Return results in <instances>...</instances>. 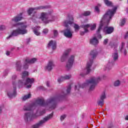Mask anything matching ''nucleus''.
<instances>
[{
  "label": "nucleus",
  "instance_id": "nucleus-1",
  "mask_svg": "<svg viewBox=\"0 0 128 128\" xmlns=\"http://www.w3.org/2000/svg\"><path fill=\"white\" fill-rule=\"evenodd\" d=\"M66 94L62 92L60 94L51 97L47 99L46 102H44V100L42 98H38L36 100V102L26 104L23 108V110L24 111L34 112L36 108V104L40 106H48V104H51L49 107L50 108L54 110L56 108L58 102H60V100L66 98Z\"/></svg>",
  "mask_w": 128,
  "mask_h": 128
},
{
  "label": "nucleus",
  "instance_id": "nucleus-2",
  "mask_svg": "<svg viewBox=\"0 0 128 128\" xmlns=\"http://www.w3.org/2000/svg\"><path fill=\"white\" fill-rule=\"evenodd\" d=\"M116 10H118L117 7H114V9L112 10L109 9L104 15L100 22V24L102 23L103 26V32H104L105 34H112L114 30V28L113 26H108V24L112 18L114 16Z\"/></svg>",
  "mask_w": 128,
  "mask_h": 128
},
{
  "label": "nucleus",
  "instance_id": "nucleus-3",
  "mask_svg": "<svg viewBox=\"0 0 128 128\" xmlns=\"http://www.w3.org/2000/svg\"><path fill=\"white\" fill-rule=\"evenodd\" d=\"M12 28H18V29L14 30L11 34L6 38L7 40H10V38L12 36H18L20 34H28V30H26V26L22 22H18L14 24H12L10 22Z\"/></svg>",
  "mask_w": 128,
  "mask_h": 128
},
{
  "label": "nucleus",
  "instance_id": "nucleus-4",
  "mask_svg": "<svg viewBox=\"0 0 128 128\" xmlns=\"http://www.w3.org/2000/svg\"><path fill=\"white\" fill-rule=\"evenodd\" d=\"M28 76V72L27 71H24L22 72V80H19L18 82V86L19 88H22L23 86H26V88H30L32 84L34 82V78H27L26 80V77Z\"/></svg>",
  "mask_w": 128,
  "mask_h": 128
},
{
  "label": "nucleus",
  "instance_id": "nucleus-5",
  "mask_svg": "<svg viewBox=\"0 0 128 128\" xmlns=\"http://www.w3.org/2000/svg\"><path fill=\"white\" fill-rule=\"evenodd\" d=\"M100 80H102V78L100 77H92L90 80H87L86 82L82 84H78V88H86V86H88V84H91L89 89V92H90V90H94L96 86Z\"/></svg>",
  "mask_w": 128,
  "mask_h": 128
},
{
  "label": "nucleus",
  "instance_id": "nucleus-6",
  "mask_svg": "<svg viewBox=\"0 0 128 128\" xmlns=\"http://www.w3.org/2000/svg\"><path fill=\"white\" fill-rule=\"evenodd\" d=\"M96 56H98V51L96 50H93L91 51L90 52L91 59H90L89 62H87L86 66V72L84 73L80 74V76H86V74H88L90 72V68H92V66L94 58H96Z\"/></svg>",
  "mask_w": 128,
  "mask_h": 128
},
{
  "label": "nucleus",
  "instance_id": "nucleus-7",
  "mask_svg": "<svg viewBox=\"0 0 128 128\" xmlns=\"http://www.w3.org/2000/svg\"><path fill=\"white\" fill-rule=\"evenodd\" d=\"M46 114V110H42V111H39L38 110L36 111L35 114L32 113V112H28L24 114V120L25 122H28L29 120H32L34 118H36L42 116Z\"/></svg>",
  "mask_w": 128,
  "mask_h": 128
},
{
  "label": "nucleus",
  "instance_id": "nucleus-8",
  "mask_svg": "<svg viewBox=\"0 0 128 128\" xmlns=\"http://www.w3.org/2000/svg\"><path fill=\"white\" fill-rule=\"evenodd\" d=\"M16 75L12 76V80L14 88L13 90L7 92V96L10 98H12L16 96Z\"/></svg>",
  "mask_w": 128,
  "mask_h": 128
},
{
  "label": "nucleus",
  "instance_id": "nucleus-9",
  "mask_svg": "<svg viewBox=\"0 0 128 128\" xmlns=\"http://www.w3.org/2000/svg\"><path fill=\"white\" fill-rule=\"evenodd\" d=\"M40 19L42 20V22L47 24L50 22H54V16H52L46 12H43L41 13Z\"/></svg>",
  "mask_w": 128,
  "mask_h": 128
},
{
  "label": "nucleus",
  "instance_id": "nucleus-10",
  "mask_svg": "<svg viewBox=\"0 0 128 128\" xmlns=\"http://www.w3.org/2000/svg\"><path fill=\"white\" fill-rule=\"evenodd\" d=\"M117 48L118 45L116 44L114 49L115 52L112 54V58H113V60L112 62L110 61L108 62L106 66V70H110V68H112V66L114 64L116 61L118 60V50H116Z\"/></svg>",
  "mask_w": 128,
  "mask_h": 128
},
{
  "label": "nucleus",
  "instance_id": "nucleus-11",
  "mask_svg": "<svg viewBox=\"0 0 128 128\" xmlns=\"http://www.w3.org/2000/svg\"><path fill=\"white\" fill-rule=\"evenodd\" d=\"M50 8V6H37L36 7L34 8H30L28 11V13L29 14V16H30L31 14H32L33 12H34V14L32 16V20H34V18H36V10H46V8Z\"/></svg>",
  "mask_w": 128,
  "mask_h": 128
},
{
  "label": "nucleus",
  "instance_id": "nucleus-12",
  "mask_svg": "<svg viewBox=\"0 0 128 128\" xmlns=\"http://www.w3.org/2000/svg\"><path fill=\"white\" fill-rule=\"evenodd\" d=\"M80 27L82 28H84V31H80V36H84L88 32V28H90V30H94V29L96 28V24H83L80 26Z\"/></svg>",
  "mask_w": 128,
  "mask_h": 128
},
{
  "label": "nucleus",
  "instance_id": "nucleus-13",
  "mask_svg": "<svg viewBox=\"0 0 128 128\" xmlns=\"http://www.w3.org/2000/svg\"><path fill=\"white\" fill-rule=\"evenodd\" d=\"M52 116H54V112L51 113L47 116L44 118L43 120H40L38 123L36 124L35 125H34L32 126V128H39L41 126H44V124H46V122L48 120H50V118H52Z\"/></svg>",
  "mask_w": 128,
  "mask_h": 128
},
{
  "label": "nucleus",
  "instance_id": "nucleus-14",
  "mask_svg": "<svg viewBox=\"0 0 128 128\" xmlns=\"http://www.w3.org/2000/svg\"><path fill=\"white\" fill-rule=\"evenodd\" d=\"M74 56L72 55L68 59V61L66 64V68L68 70L72 68L74 66Z\"/></svg>",
  "mask_w": 128,
  "mask_h": 128
},
{
  "label": "nucleus",
  "instance_id": "nucleus-15",
  "mask_svg": "<svg viewBox=\"0 0 128 128\" xmlns=\"http://www.w3.org/2000/svg\"><path fill=\"white\" fill-rule=\"evenodd\" d=\"M46 48L48 50H50V48H52V50H56V42L52 40H50L48 42Z\"/></svg>",
  "mask_w": 128,
  "mask_h": 128
},
{
  "label": "nucleus",
  "instance_id": "nucleus-16",
  "mask_svg": "<svg viewBox=\"0 0 128 128\" xmlns=\"http://www.w3.org/2000/svg\"><path fill=\"white\" fill-rule=\"evenodd\" d=\"M104 98H106V92H103L100 97V100L97 102L98 106H100L102 107V105L104 104Z\"/></svg>",
  "mask_w": 128,
  "mask_h": 128
},
{
  "label": "nucleus",
  "instance_id": "nucleus-17",
  "mask_svg": "<svg viewBox=\"0 0 128 128\" xmlns=\"http://www.w3.org/2000/svg\"><path fill=\"white\" fill-rule=\"evenodd\" d=\"M70 52V49H68L66 50L63 54L62 56L61 57V62H66L68 58V55Z\"/></svg>",
  "mask_w": 128,
  "mask_h": 128
},
{
  "label": "nucleus",
  "instance_id": "nucleus-18",
  "mask_svg": "<svg viewBox=\"0 0 128 128\" xmlns=\"http://www.w3.org/2000/svg\"><path fill=\"white\" fill-rule=\"evenodd\" d=\"M68 18L69 20H66L64 22V26L66 28L68 26V24H74V16H68Z\"/></svg>",
  "mask_w": 128,
  "mask_h": 128
},
{
  "label": "nucleus",
  "instance_id": "nucleus-19",
  "mask_svg": "<svg viewBox=\"0 0 128 128\" xmlns=\"http://www.w3.org/2000/svg\"><path fill=\"white\" fill-rule=\"evenodd\" d=\"M64 36L68 38H72V32L70 31V28H68L64 30Z\"/></svg>",
  "mask_w": 128,
  "mask_h": 128
},
{
  "label": "nucleus",
  "instance_id": "nucleus-20",
  "mask_svg": "<svg viewBox=\"0 0 128 128\" xmlns=\"http://www.w3.org/2000/svg\"><path fill=\"white\" fill-rule=\"evenodd\" d=\"M22 20V13H20L17 16L12 18V22H20Z\"/></svg>",
  "mask_w": 128,
  "mask_h": 128
},
{
  "label": "nucleus",
  "instance_id": "nucleus-21",
  "mask_svg": "<svg viewBox=\"0 0 128 128\" xmlns=\"http://www.w3.org/2000/svg\"><path fill=\"white\" fill-rule=\"evenodd\" d=\"M54 62L52 60L49 61L47 66H46V70H48V72H50V70L54 68Z\"/></svg>",
  "mask_w": 128,
  "mask_h": 128
},
{
  "label": "nucleus",
  "instance_id": "nucleus-22",
  "mask_svg": "<svg viewBox=\"0 0 128 128\" xmlns=\"http://www.w3.org/2000/svg\"><path fill=\"white\" fill-rule=\"evenodd\" d=\"M71 76H68L66 75L64 76H60V78H58V82L59 84H60L62 82H64V80H70L71 78Z\"/></svg>",
  "mask_w": 128,
  "mask_h": 128
},
{
  "label": "nucleus",
  "instance_id": "nucleus-23",
  "mask_svg": "<svg viewBox=\"0 0 128 128\" xmlns=\"http://www.w3.org/2000/svg\"><path fill=\"white\" fill-rule=\"evenodd\" d=\"M102 26L103 25L102 24V22H101V24H100L99 27L96 32V34H97V38H102V34H100V30H102Z\"/></svg>",
  "mask_w": 128,
  "mask_h": 128
},
{
  "label": "nucleus",
  "instance_id": "nucleus-24",
  "mask_svg": "<svg viewBox=\"0 0 128 128\" xmlns=\"http://www.w3.org/2000/svg\"><path fill=\"white\" fill-rule=\"evenodd\" d=\"M36 60H38L36 58H32V59L28 58L26 59V62L28 64H34Z\"/></svg>",
  "mask_w": 128,
  "mask_h": 128
},
{
  "label": "nucleus",
  "instance_id": "nucleus-25",
  "mask_svg": "<svg viewBox=\"0 0 128 128\" xmlns=\"http://www.w3.org/2000/svg\"><path fill=\"white\" fill-rule=\"evenodd\" d=\"M125 46H126V44H124V42H122L120 46V52H122V50H124V56H126V54H128L126 52V49L124 48Z\"/></svg>",
  "mask_w": 128,
  "mask_h": 128
},
{
  "label": "nucleus",
  "instance_id": "nucleus-26",
  "mask_svg": "<svg viewBox=\"0 0 128 128\" xmlns=\"http://www.w3.org/2000/svg\"><path fill=\"white\" fill-rule=\"evenodd\" d=\"M90 44L94 46H96L98 44V40L96 38L94 37L93 38L90 40Z\"/></svg>",
  "mask_w": 128,
  "mask_h": 128
},
{
  "label": "nucleus",
  "instance_id": "nucleus-27",
  "mask_svg": "<svg viewBox=\"0 0 128 128\" xmlns=\"http://www.w3.org/2000/svg\"><path fill=\"white\" fill-rule=\"evenodd\" d=\"M16 68L17 72H20V70H22V62L20 61H18L16 62Z\"/></svg>",
  "mask_w": 128,
  "mask_h": 128
},
{
  "label": "nucleus",
  "instance_id": "nucleus-28",
  "mask_svg": "<svg viewBox=\"0 0 128 128\" xmlns=\"http://www.w3.org/2000/svg\"><path fill=\"white\" fill-rule=\"evenodd\" d=\"M91 12L90 11H85L80 16V18H82V16H90Z\"/></svg>",
  "mask_w": 128,
  "mask_h": 128
},
{
  "label": "nucleus",
  "instance_id": "nucleus-29",
  "mask_svg": "<svg viewBox=\"0 0 128 128\" xmlns=\"http://www.w3.org/2000/svg\"><path fill=\"white\" fill-rule=\"evenodd\" d=\"M104 2L107 6H112V3L108 1V0H104Z\"/></svg>",
  "mask_w": 128,
  "mask_h": 128
},
{
  "label": "nucleus",
  "instance_id": "nucleus-30",
  "mask_svg": "<svg viewBox=\"0 0 128 128\" xmlns=\"http://www.w3.org/2000/svg\"><path fill=\"white\" fill-rule=\"evenodd\" d=\"M31 96L32 95L30 94H28V95H25L22 98V100H28V98H30Z\"/></svg>",
  "mask_w": 128,
  "mask_h": 128
},
{
  "label": "nucleus",
  "instance_id": "nucleus-31",
  "mask_svg": "<svg viewBox=\"0 0 128 128\" xmlns=\"http://www.w3.org/2000/svg\"><path fill=\"white\" fill-rule=\"evenodd\" d=\"M28 64H29L28 63H27L26 62V60H25V62L23 66V70H28Z\"/></svg>",
  "mask_w": 128,
  "mask_h": 128
},
{
  "label": "nucleus",
  "instance_id": "nucleus-32",
  "mask_svg": "<svg viewBox=\"0 0 128 128\" xmlns=\"http://www.w3.org/2000/svg\"><path fill=\"white\" fill-rule=\"evenodd\" d=\"M71 90H72V86H70V84L67 86V89H66V94H70V92Z\"/></svg>",
  "mask_w": 128,
  "mask_h": 128
},
{
  "label": "nucleus",
  "instance_id": "nucleus-33",
  "mask_svg": "<svg viewBox=\"0 0 128 128\" xmlns=\"http://www.w3.org/2000/svg\"><path fill=\"white\" fill-rule=\"evenodd\" d=\"M75 32H78V30H80V26L78 24H74V26Z\"/></svg>",
  "mask_w": 128,
  "mask_h": 128
},
{
  "label": "nucleus",
  "instance_id": "nucleus-34",
  "mask_svg": "<svg viewBox=\"0 0 128 128\" xmlns=\"http://www.w3.org/2000/svg\"><path fill=\"white\" fill-rule=\"evenodd\" d=\"M120 84V80H117L114 82V86H118Z\"/></svg>",
  "mask_w": 128,
  "mask_h": 128
},
{
  "label": "nucleus",
  "instance_id": "nucleus-35",
  "mask_svg": "<svg viewBox=\"0 0 128 128\" xmlns=\"http://www.w3.org/2000/svg\"><path fill=\"white\" fill-rule=\"evenodd\" d=\"M124 24H126V18H124L121 20V22L120 23V26H122L124 25Z\"/></svg>",
  "mask_w": 128,
  "mask_h": 128
},
{
  "label": "nucleus",
  "instance_id": "nucleus-36",
  "mask_svg": "<svg viewBox=\"0 0 128 128\" xmlns=\"http://www.w3.org/2000/svg\"><path fill=\"white\" fill-rule=\"evenodd\" d=\"M98 6H100V4H98V6H95V10L96 12H100V8H98Z\"/></svg>",
  "mask_w": 128,
  "mask_h": 128
},
{
  "label": "nucleus",
  "instance_id": "nucleus-37",
  "mask_svg": "<svg viewBox=\"0 0 128 128\" xmlns=\"http://www.w3.org/2000/svg\"><path fill=\"white\" fill-rule=\"evenodd\" d=\"M53 32H54V36L55 38H56V36H58V30H54Z\"/></svg>",
  "mask_w": 128,
  "mask_h": 128
},
{
  "label": "nucleus",
  "instance_id": "nucleus-38",
  "mask_svg": "<svg viewBox=\"0 0 128 128\" xmlns=\"http://www.w3.org/2000/svg\"><path fill=\"white\" fill-rule=\"evenodd\" d=\"M34 32L36 36H40V32H38V30H34Z\"/></svg>",
  "mask_w": 128,
  "mask_h": 128
},
{
  "label": "nucleus",
  "instance_id": "nucleus-39",
  "mask_svg": "<svg viewBox=\"0 0 128 128\" xmlns=\"http://www.w3.org/2000/svg\"><path fill=\"white\" fill-rule=\"evenodd\" d=\"M8 72H10V70L8 69H6L4 71V76H8Z\"/></svg>",
  "mask_w": 128,
  "mask_h": 128
},
{
  "label": "nucleus",
  "instance_id": "nucleus-40",
  "mask_svg": "<svg viewBox=\"0 0 128 128\" xmlns=\"http://www.w3.org/2000/svg\"><path fill=\"white\" fill-rule=\"evenodd\" d=\"M114 128V124L112 123H110L108 124L107 128Z\"/></svg>",
  "mask_w": 128,
  "mask_h": 128
},
{
  "label": "nucleus",
  "instance_id": "nucleus-41",
  "mask_svg": "<svg viewBox=\"0 0 128 128\" xmlns=\"http://www.w3.org/2000/svg\"><path fill=\"white\" fill-rule=\"evenodd\" d=\"M43 34H48V29L45 28L42 31Z\"/></svg>",
  "mask_w": 128,
  "mask_h": 128
},
{
  "label": "nucleus",
  "instance_id": "nucleus-42",
  "mask_svg": "<svg viewBox=\"0 0 128 128\" xmlns=\"http://www.w3.org/2000/svg\"><path fill=\"white\" fill-rule=\"evenodd\" d=\"M66 118V114H64V115H62L60 116V120L62 121L64 120V118Z\"/></svg>",
  "mask_w": 128,
  "mask_h": 128
},
{
  "label": "nucleus",
  "instance_id": "nucleus-43",
  "mask_svg": "<svg viewBox=\"0 0 128 128\" xmlns=\"http://www.w3.org/2000/svg\"><path fill=\"white\" fill-rule=\"evenodd\" d=\"M4 30H6V26L4 25H2L0 26V31Z\"/></svg>",
  "mask_w": 128,
  "mask_h": 128
},
{
  "label": "nucleus",
  "instance_id": "nucleus-44",
  "mask_svg": "<svg viewBox=\"0 0 128 128\" xmlns=\"http://www.w3.org/2000/svg\"><path fill=\"white\" fill-rule=\"evenodd\" d=\"M108 39L106 38L104 40L103 44H108Z\"/></svg>",
  "mask_w": 128,
  "mask_h": 128
},
{
  "label": "nucleus",
  "instance_id": "nucleus-45",
  "mask_svg": "<svg viewBox=\"0 0 128 128\" xmlns=\"http://www.w3.org/2000/svg\"><path fill=\"white\" fill-rule=\"evenodd\" d=\"M2 108H4V106H2L0 107V114H2Z\"/></svg>",
  "mask_w": 128,
  "mask_h": 128
},
{
  "label": "nucleus",
  "instance_id": "nucleus-46",
  "mask_svg": "<svg viewBox=\"0 0 128 128\" xmlns=\"http://www.w3.org/2000/svg\"><path fill=\"white\" fill-rule=\"evenodd\" d=\"M26 42L27 44H28V42H30V38L26 39Z\"/></svg>",
  "mask_w": 128,
  "mask_h": 128
},
{
  "label": "nucleus",
  "instance_id": "nucleus-47",
  "mask_svg": "<svg viewBox=\"0 0 128 128\" xmlns=\"http://www.w3.org/2000/svg\"><path fill=\"white\" fill-rule=\"evenodd\" d=\"M46 86L48 87L50 86V82L48 81L46 82Z\"/></svg>",
  "mask_w": 128,
  "mask_h": 128
},
{
  "label": "nucleus",
  "instance_id": "nucleus-48",
  "mask_svg": "<svg viewBox=\"0 0 128 128\" xmlns=\"http://www.w3.org/2000/svg\"><path fill=\"white\" fill-rule=\"evenodd\" d=\"M6 56H10V52L6 51Z\"/></svg>",
  "mask_w": 128,
  "mask_h": 128
},
{
  "label": "nucleus",
  "instance_id": "nucleus-49",
  "mask_svg": "<svg viewBox=\"0 0 128 128\" xmlns=\"http://www.w3.org/2000/svg\"><path fill=\"white\" fill-rule=\"evenodd\" d=\"M125 120H128V115L126 116L125 117Z\"/></svg>",
  "mask_w": 128,
  "mask_h": 128
},
{
  "label": "nucleus",
  "instance_id": "nucleus-50",
  "mask_svg": "<svg viewBox=\"0 0 128 128\" xmlns=\"http://www.w3.org/2000/svg\"><path fill=\"white\" fill-rule=\"evenodd\" d=\"M78 88V86L76 85L75 86V90H77Z\"/></svg>",
  "mask_w": 128,
  "mask_h": 128
},
{
  "label": "nucleus",
  "instance_id": "nucleus-51",
  "mask_svg": "<svg viewBox=\"0 0 128 128\" xmlns=\"http://www.w3.org/2000/svg\"><path fill=\"white\" fill-rule=\"evenodd\" d=\"M127 14H128V8H127Z\"/></svg>",
  "mask_w": 128,
  "mask_h": 128
},
{
  "label": "nucleus",
  "instance_id": "nucleus-52",
  "mask_svg": "<svg viewBox=\"0 0 128 128\" xmlns=\"http://www.w3.org/2000/svg\"><path fill=\"white\" fill-rule=\"evenodd\" d=\"M40 88H42V86H40Z\"/></svg>",
  "mask_w": 128,
  "mask_h": 128
},
{
  "label": "nucleus",
  "instance_id": "nucleus-53",
  "mask_svg": "<svg viewBox=\"0 0 128 128\" xmlns=\"http://www.w3.org/2000/svg\"><path fill=\"white\" fill-rule=\"evenodd\" d=\"M127 2H128V1H127Z\"/></svg>",
  "mask_w": 128,
  "mask_h": 128
}]
</instances>
